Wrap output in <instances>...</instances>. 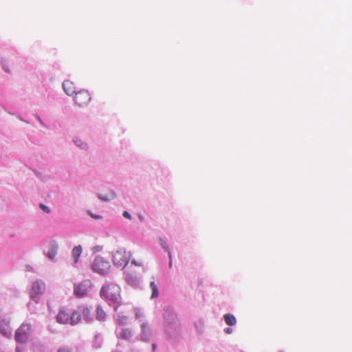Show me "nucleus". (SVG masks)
Here are the masks:
<instances>
[{
  "mask_svg": "<svg viewBox=\"0 0 352 352\" xmlns=\"http://www.w3.org/2000/svg\"><path fill=\"white\" fill-rule=\"evenodd\" d=\"M100 294L102 298L114 303H118L121 298L120 287L113 283L103 285Z\"/></svg>",
  "mask_w": 352,
  "mask_h": 352,
  "instance_id": "nucleus-1",
  "label": "nucleus"
},
{
  "mask_svg": "<svg viewBox=\"0 0 352 352\" xmlns=\"http://www.w3.org/2000/svg\"><path fill=\"white\" fill-rule=\"evenodd\" d=\"M56 318L58 323L75 325L80 321L81 316L78 311H73L70 313L65 308H62L58 312Z\"/></svg>",
  "mask_w": 352,
  "mask_h": 352,
  "instance_id": "nucleus-2",
  "label": "nucleus"
},
{
  "mask_svg": "<svg viewBox=\"0 0 352 352\" xmlns=\"http://www.w3.org/2000/svg\"><path fill=\"white\" fill-rule=\"evenodd\" d=\"M131 256L130 252L126 251L124 248H120L113 254V264L116 266L123 269L128 264L131 258Z\"/></svg>",
  "mask_w": 352,
  "mask_h": 352,
  "instance_id": "nucleus-3",
  "label": "nucleus"
},
{
  "mask_svg": "<svg viewBox=\"0 0 352 352\" xmlns=\"http://www.w3.org/2000/svg\"><path fill=\"white\" fill-rule=\"evenodd\" d=\"M32 326L30 323L24 322L16 329L14 339L16 342L25 343L31 334Z\"/></svg>",
  "mask_w": 352,
  "mask_h": 352,
  "instance_id": "nucleus-4",
  "label": "nucleus"
},
{
  "mask_svg": "<svg viewBox=\"0 0 352 352\" xmlns=\"http://www.w3.org/2000/svg\"><path fill=\"white\" fill-rule=\"evenodd\" d=\"M91 267L94 272L100 274H105L110 271L111 265L102 257H96L92 263Z\"/></svg>",
  "mask_w": 352,
  "mask_h": 352,
  "instance_id": "nucleus-5",
  "label": "nucleus"
},
{
  "mask_svg": "<svg viewBox=\"0 0 352 352\" xmlns=\"http://www.w3.org/2000/svg\"><path fill=\"white\" fill-rule=\"evenodd\" d=\"M74 100L77 105L84 107L91 101V94L87 90L82 89L76 93Z\"/></svg>",
  "mask_w": 352,
  "mask_h": 352,
  "instance_id": "nucleus-6",
  "label": "nucleus"
},
{
  "mask_svg": "<svg viewBox=\"0 0 352 352\" xmlns=\"http://www.w3.org/2000/svg\"><path fill=\"white\" fill-rule=\"evenodd\" d=\"M45 288V287L43 282L40 280L34 282L30 291L31 298L35 299L38 295L44 292Z\"/></svg>",
  "mask_w": 352,
  "mask_h": 352,
  "instance_id": "nucleus-7",
  "label": "nucleus"
},
{
  "mask_svg": "<svg viewBox=\"0 0 352 352\" xmlns=\"http://www.w3.org/2000/svg\"><path fill=\"white\" fill-rule=\"evenodd\" d=\"M87 282L75 284L74 286V294L78 298H82L87 295L88 289Z\"/></svg>",
  "mask_w": 352,
  "mask_h": 352,
  "instance_id": "nucleus-8",
  "label": "nucleus"
},
{
  "mask_svg": "<svg viewBox=\"0 0 352 352\" xmlns=\"http://www.w3.org/2000/svg\"><path fill=\"white\" fill-rule=\"evenodd\" d=\"M0 333L5 337H10L12 334L9 322L5 319L0 320Z\"/></svg>",
  "mask_w": 352,
  "mask_h": 352,
  "instance_id": "nucleus-9",
  "label": "nucleus"
},
{
  "mask_svg": "<svg viewBox=\"0 0 352 352\" xmlns=\"http://www.w3.org/2000/svg\"><path fill=\"white\" fill-rule=\"evenodd\" d=\"M141 327V339L144 341L148 340L151 336V330L146 322H142L140 324Z\"/></svg>",
  "mask_w": 352,
  "mask_h": 352,
  "instance_id": "nucleus-10",
  "label": "nucleus"
},
{
  "mask_svg": "<svg viewBox=\"0 0 352 352\" xmlns=\"http://www.w3.org/2000/svg\"><path fill=\"white\" fill-rule=\"evenodd\" d=\"M63 89L68 96H72L76 93L74 83L69 80H65L63 82Z\"/></svg>",
  "mask_w": 352,
  "mask_h": 352,
  "instance_id": "nucleus-11",
  "label": "nucleus"
},
{
  "mask_svg": "<svg viewBox=\"0 0 352 352\" xmlns=\"http://www.w3.org/2000/svg\"><path fill=\"white\" fill-rule=\"evenodd\" d=\"M58 248V245H56V244L51 245L49 250L47 251V252L46 254V256L50 259H54L57 254Z\"/></svg>",
  "mask_w": 352,
  "mask_h": 352,
  "instance_id": "nucleus-12",
  "label": "nucleus"
},
{
  "mask_svg": "<svg viewBox=\"0 0 352 352\" xmlns=\"http://www.w3.org/2000/svg\"><path fill=\"white\" fill-rule=\"evenodd\" d=\"M119 338L124 340H129L132 336V332L129 329H122L118 333Z\"/></svg>",
  "mask_w": 352,
  "mask_h": 352,
  "instance_id": "nucleus-13",
  "label": "nucleus"
},
{
  "mask_svg": "<svg viewBox=\"0 0 352 352\" xmlns=\"http://www.w3.org/2000/svg\"><path fill=\"white\" fill-rule=\"evenodd\" d=\"M82 253V247L80 245L75 246L72 250V256L74 260V263H77L78 258Z\"/></svg>",
  "mask_w": 352,
  "mask_h": 352,
  "instance_id": "nucleus-14",
  "label": "nucleus"
},
{
  "mask_svg": "<svg viewBox=\"0 0 352 352\" xmlns=\"http://www.w3.org/2000/svg\"><path fill=\"white\" fill-rule=\"evenodd\" d=\"M96 319L99 321H104L106 313L100 306H98L96 310Z\"/></svg>",
  "mask_w": 352,
  "mask_h": 352,
  "instance_id": "nucleus-15",
  "label": "nucleus"
},
{
  "mask_svg": "<svg viewBox=\"0 0 352 352\" xmlns=\"http://www.w3.org/2000/svg\"><path fill=\"white\" fill-rule=\"evenodd\" d=\"M224 320L228 325L233 326L236 324V320L235 317L230 314H226L224 316Z\"/></svg>",
  "mask_w": 352,
  "mask_h": 352,
  "instance_id": "nucleus-16",
  "label": "nucleus"
},
{
  "mask_svg": "<svg viewBox=\"0 0 352 352\" xmlns=\"http://www.w3.org/2000/svg\"><path fill=\"white\" fill-rule=\"evenodd\" d=\"M150 287L152 289L151 298H157L159 295L158 289L155 283L152 281L150 283Z\"/></svg>",
  "mask_w": 352,
  "mask_h": 352,
  "instance_id": "nucleus-17",
  "label": "nucleus"
},
{
  "mask_svg": "<svg viewBox=\"0 0 352 352\" xmlns=\"http://www.w3.org/2000/svg\"><path fill=\"white\" fill-rule=\"evenodd\" d=\"M82 312L83 314V316L85 317V318H90V316H91V310L89 307H83L82 309Z\"/></svg>",
  "mask_w": 352,
  "mask_h": 352,
  "instance_id": "nucleus-18",
  "label": "nucleus"
},
{
  "mask_svg": "<svg viewBox=\"0 0 352 352\" xmlns=\"http://www.w3.org/2000/svg\"><path fill=\"white\" fill-rule=\"evenodd\" d=\"M74 142L77 146H78L79 147H80L82 148H87V144L82 142V141L80 140H74Z\"/></svg>",
  "mask_w": 352,
  "mask_h": 352,
  "instance_id": "nucleus-19",
  "label": "nucleus"
},
{
  "mask_svg": "<svg viewBox=\"0 0 352 352\" xmlns=\"http://www.w3.org/2000/svg\"><path fill=\"white\" fill-rule=\"evenodd\" d=\"M161 241H162V243H161L162 246L163 247V248L166 249L168 252L169 258H170L171 253L170 252V251L168 250V247L166 243L164 241H162V240H161Z\"/></svg>",
  "mask_w": 352,
  "mask_h": 352,
  "instance_id": "nucleus-20",
  "label": "nucleus"
},
{
  "mask_svg": "<svg viewBox=\"0 0 352 352\" xmlns=\"http://www.w3.org/2000/svg\"><path fill=\"white\" fill-rule=\"evenodd\" d=\"M40 208L43 211H44L46 213H49L50 212V208L43 204H40Z\"/></svg>",
  "mask_w": 352,
  "mask_h": 352,
  "instance_id": "nucleus-21",
  "label": "nucleus"
},
{
  "mask_svg": "<svg viewBox=\"0 0 352 352\" xmlns=\"http://www.w3.org/2000/svg\"><path fill=\"white\" fill-rule=\"evenodd\" d=\"M57 352H71V350L67 347L60 348Z\"/></svg>",
  "mask_w": 352,
  "mask_h": 352,
  "instance_id": "nucleus-22",
  "label": "nucleus"
},
{
  "mask_svg": "<svg viewBox=\"0 0 352 352\" xmlns=\"http://www.w3.org/2000/svg\"><path fill=\"white\" fill-rule=\"evenodd\" d=\"M89 214H90V216L94 218V219H102V217L100 216V215H96V214H92L91 212H89Z\"/></svg>",
  "mask_w": 352,
  "mask_h": 352,
  "instance_id": "nucleus-23",
  "label": "nucleus"
},
{
  "mask_svg": "<svg viewBox=\"0 0 352 352\" xmlns=\"http://www.w3.org/2000/svg\"><path fill=\"white\" fill-rule=\"evenodd\" d=\"M123 216L125 217V218H127V219H131V214L127 212V211H124L123 212Z\"/></svg>",
  "mask_w": 352,
  "mask_h": 352,
  "instance_id": "nucleus-24",
  "label": "nucleus"
},
{
  "mask_svg": "<svg viewBox=\"0 0 352 352\" xmlns=\"http://www.w3.org/2000/svg\"><path fill=\"white\" fill-rule=\"evenodd\" d=\"M224 331L227 333H231L232 332V329L230 328V327H228V328L225 329Z\"/></svg>",
  "mask_w": 352,
  "mask_h": 352,
  "instance_id": "nucleus-25",
  "label": "nucleus"
},
{
  "mask_svg": "<svg viewBox=\"0 0 352 352\" xmlns=\"http://www.w3.org/2000/svg\"><path fill=\"white\" fill-rule=\"evenodd\" d=\"M131 263H132V264H133V265H138V266H140V265H142V264H141V263H138L136 262V261H135V260H133V261H131Z\"/></svg>",
  "mask_w": 352,
  "mask_h": 352,
  "instance_id": "nucleus-26",
  "label": "nucleus"
},
{
  "mask_svg": "<svg viewBox=\"0 0 352 352\" xmlns=\"http://www.w3.org/2000/svg\"><path fill=\"white\" fill-rule=\"evenodd\" d=\"M100 199H102V200H104V201L108 200V199H107V198H103V197H100Z\"/></svg>",
  "mask_w": 352,
  "mask_h": 352,
  "instance_id": "nucleus-27",
  "label": "nucleus"
},
{
  "mask_svg": "<svg viewBox=\"0 0 352 352\" xmlns=\"http://www.w3.org/2000/svg\"><path fill=\"white\" fill-rule=\"evenodd\" d=\"M39 121H40V122H41V124H43V120H42L41 118H39Z\"/></svg>",
  "mask_w": 352,
  "mask_h": 352,
  "instance_id": "nucleus-28",
  "label": "nucleus"
},
{
  "mask_svg": "<svg viewBox=\"0 0 352 352\" xmlns=\"http://www.w3.org/2000/svg\"><path fill=\"white\" fill-rule=\"evenodd\" d=\"M171 264H172V261L170 260V265H171Z\"/></svg>",
  "mask_w": 352,
  "mask_h": 352,
  "instance_id": "nucleus-29",
  "label": "nucleus"
},
{
  "mask_svg": "<svg viewBox=\"0 0 352 352\" xmlns=\"http://www.w3.org/2000/svg\"><path fill=\"white\" fill-rule=\"evenodd\" d=\"M112 352H120V351H112Z\"/></svg>",
  "mask_w": 352,
  "mask_h": 352,
  "instance_id": "nucleus-30",
  "label": "nucleus"
}]
</instances>
